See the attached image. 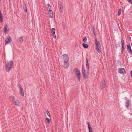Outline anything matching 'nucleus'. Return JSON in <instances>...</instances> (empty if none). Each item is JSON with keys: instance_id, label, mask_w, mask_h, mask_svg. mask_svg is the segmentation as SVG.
Here are the masks:
<instances>
[{"instance_id": "f257e3e1", "label": "nucleus", "mask_w": 132, "mask_h": 132, "mask_svg": "<svg viewBox=\"0 0 132 132\" xmlns=\"http://www.w3.org/2000/svg\"><path fill=\"white\" fill-rule=\"evenodd\" d=\"M86 68L87 69V71H86L84 69L83 66H82V76L83 78L85 79L88 78V73L89 70V63H88V60L87 57H86Z\"/></svg>"}, {"instance_id": "f03ea898", "label": "nucleus", "mask_w": 132, "mask_h": 132, "mask_svg": "<svg viewBox=\"0 0 132 132\" xmlns=\"http://www.w3.org/2000/svg\"><path fill=\"white\" fill-rule=\"evenodd\" d=\"M13 64V62L12 61H9L6 63L5 66V69L7 72H10Z\"/></svg>"}, {"instance_id": "7ed1b4c3", "label": "nucleus", "mask_w": 132, "mask_h": 132, "mask_svg": "<svg viewBox=\"0 0 132 132\" xmlns=\"http://www.w3.org/2000/svg\"><path fill=\"white\" fill-rule=\"evenodd\" d=\"M96 48L97 51L99 53L101 52V47L100 45V42L98 41L97 39L95 40Z\"/></svg>"}, {"instance_id": "20e7f679", "label": "nucleus", "mask_w": 132, "mask_h": 132, "mask_svg": "<svg viewBox=\"0 0 132 132\" xmlns=\"http://www.w3.org/2000/svg\"><path fill=\"white\" fill-rule=\"evenodd\" d=\"M76 74V77L78 79L79 81H80V71L78 70L77 68H75L73 71Z\"/></svg>"}, {"instance_id": "39448f33", "label": "nucleus", "mask_w": 132, "mask_h": 132, "mask_svg": "<svg viewBox=\"0 0 132 132\" xmlns=\"http://www.w3.org/2000/svg\"><path fill=\"white\" fill-rule=\"evenodd\" d=\"M130 101L129 100H127L126 103V106L128 109L130 110L131 109V104L130 103Z\"/></svg>"}, {"instance_id": "423d86ee", "label": "nucleus", "mask_w": 132, "mask_h": 132, "mask_svg": "<svg viewBox=\"0 0 132 132\" xmlns=\"http://www.w3.org/2000/svg\"><path fill=\"white\" fill-rule=\"evenodd\" d=\"M12 38L10 36H8L6 38L5 42V44L7 45L9 43H11L12 42Z\"/></svg>"}, {"instance_id": "0eeeda50", "label": "nucleus", "mask_w": 132, "mask_h": 132, "mask_svg": "<svg viewBox=\"0 0 132 132\" xmlns=\"http://www.w3.org/2000/svg\"><path fill=\"white\" fill-rule=\"evenodd\" d=\"M62 57L63 58L64 62L65 61H69V58L68 55L66 54H65L62 56Z\"/></svg>"}, {"instance_id": "6e6552de", "label": "nucleus", "mask_w": 132, "mask_h": 132, "mask_svg": "<svg viewBox=\"0 0 132 132\" xmlns=\"http://www.w3.org/2000/svg\"><path fill=\"white\" fill-rule=\"evenodd\" d=\"M58 4L59 5L58 6L59 8L60 12V13H61L62 12V9H63V7L62 5V3L60 1H59L58 2Z\"/></svg>"}, {"instance_id": "1a4fd4ad", "label": "nucleus", "mask_w": 132, "mask_h": 132, "mask_svg": "<svg viewBox=\"0 0 132 132\" xmlns=\"http://www.w3.org/2000/svg\"><path fill=\"white\" fill-rule=\"evenodd\" d=\"M121 43L122 46L121 53H123L124 52V40L122 38L121 40Z\"/></svg>"}, {"instance_id": "9d476101", "label": "nucleus", "mask_w": 132, "mask_h": 132, "mask_svg": "<svg viewBox=\"0 0 132 132\" xmlns=\"http://www.w3.org/2000/svg\"><path fill=\"white\" fill-rule=\"evenodd\" d=\"M118 72L119 73L122 74L123 75H125L126 73L125 70L124 68H120Z\"/></svg>"}, {"instance_id": "9b49d317", "label": "nucleus", "mask_w": 132, "mask_h": 132, "mask_svg": "<svg viewBox=\"0 0 132 132\" xmlns=\"http://www.w3.org/2000/svg\"><path fill=\"white\" fill-rule=\"evenodd\" d=\"M69 65V61H65L64 62V64L63 67L65 68H68Z\"/></svg>"}, {"instance_id": "f8f14e48", "label": "nucleus", "mask_w": 132, "mask_h": 132, "mask_svg": "<svg viewBox=\"0 0 132 132\" xmlns=\"http://www.w3.org/2000/svg\"><path fill=\"white\" fill-rule=\"evenodd\" d=\"M51 31L52 33L53 37L54 38H56V36L55 33V29L54 28H52L51 29Z\"/></svg>"}, {"instance_id": "ddd939ff", "label": "nucleus", "mask_w": 132, "mask_h": 132, "mask_svg": "<svg viewBox=\"0 0 132 132\" xmlns=\"http://www.w3.org/2000/svg\"><path fill=\"white\" fill-rule=\"evenodd\" d=\"M87 125L89 132H93L92 128L91 126L90 125V123L89 122H88L87 123Z\"/></svg>"}, {"instance_id": "4468645a", "label": "nucleus", "mask_w": 132, "mask_h": 132, "mask_svg": "<svg viewBox=\"0 0 132 132\" xmlns=\"http://www.w3.org/2000/svg\"><path fill=\"white\" fill-rule=\"evenodd\" d=\"M48 13L49 16L50 18H52L53 15V12L52 10H48Z\"/></svg>"}, {"instance_id": "2eb2a0df", "label": "nucleus", "mask_w": 132, "mask_h": 132, "mask_svg": "<svg viewBox=\"0 0 132 132\" xmlns=\"http://www.w3.org/2000/svg\"><path fill=\"white\" fill-rule=\"evenodd\" d=\"M106 86V82L105 81V80H104V81L102 82V85H101V88L102 89H104Z\"/></svg>"}, {"instance_id": "dca6fc26", "label": "nucleus", "mask_w": 132, "mask_h": 132, "mask_svg": "<svg viewBox=\"0 0 132 132\" xmlns=\"http://www.w3.org/2000/svg\"><path fill=\"white\" fill-rule=\"evenodd\" d=\"M127 49L131 54H132V51L131 48L129 44L127 45Z\"/></svg>"}, {"instance_id": "f3484780", "label": "nucleus", "mask_w": 132, "mask_h": 132, "mask_svg": "<svg viewBox=\"0 0 132 132\" xmlns=\"http://www.w3.org/2000/svg\"><path fill=\"white\" fill-rule=\"evenodd\" d=\"M7 24H6L4 25V31L5 34H6L7 32Z\"/></svg>"}, {"instance_id": "a211bd4d", "label": "nucleus", "mask_w": 132, "mask_h": 132, "mask_svg": "<svg viewBox=\"0 0 132 132\" xmlns=\"http://www.w3.org/2000/svg\"><path fill=\"white\" fill-rule=\"evenodd\" d=\"M23 7L25 11L26 12H27V7L25 1H23Z\"/></svg>"}, {"instance_id": "6ab92c4d", "label": "nucleus", "mask_w": 132, "mask_h": 132, "mask_svg": "<svg viewBox=\"0 0 132 132\" xmlns=\"http://www.w3.org/2000/svg\"><path fill=\"white\" fill-rule=\"evenodd\" d=\"M17 41L19 43H21L23 42V37H20L19 39L17 40Z\"/></svg>"}, {"instance_id": "aec40b11", "label": "nucleus", "mask_w": 132, "mask_h": 132, "mask_svg": "<svg viewBox=\"0 0 132 132\" xmlns=\"http://www.w3.org/2000/svg\"><path fill=\"white\" fill-rule=\"evenodd\" d=\"M1 13V12L0 11V21L1 22H2L3 21V18Z\"/></svg>"}, {"instance_id": "412c9836", "label": "nucleus", "mask_w": 132, "mask_h": 132, "mask_svg": "<svg viewBox=\"0 0 132 132\" xmlns=\"http://www.w3.org/2000/svg\"><path fill=\"white\" fill-rule=\"evenodd\" d=\"M10 100H12V102H14L15 101V98L13 96H10Z\"/></svg>"}, {"instance_id": "4be33fe9", "label": "nucleus", "mask_w": 132, "mask_h": 132, "mask_svg": "<svg viewBox=\"0 0 132 132\" xmlns=\"http://www.w3.org/2000/svg\"><path fill=\"white\" fill-rule=\"evenodd\" d=\"M20 94L22 96H23L24 95V92L23 91V88L21 89H20Z\"/></svg>"}, {"instance_id": "5701e85b", "label": "nucleus", "mask_w": 132, "mask_h": 132, "mask_svg": "<svg viewBox=\"0 0 132 132\" xmlns=\"http://www.w3.org/2000/svg\"><path fill=\"white\" fill-rule=\"evenodd\" d=\"M82 46L85 48H86L88 47V45L84 43H82Z\"/></svg>"}, {"instance_id": "b1692460", "label": "nucleus", "mask_w": 132, "mask_h": 132, "mask_svg": "<svg viewBox=\"0 0 132 132\" xmlns=\"http://www.w3.org/2000/svg\"><path fill=\"white\" fill-rule=\"evenodd\" d=\"M47 8L48 10H51V6L50 4H47Z\"/></svg>"}, {"instance_id": "393cba45", "label": "nucleus", "mask_w": 132, "mask_h": 132, "mask_svg": "<svg viewBox=\"0 0 132 132\" xmlns=\"http://www.w3.org/2000/svg\"><path fill=\"white\" fill-rule=\"evenodd\" d=\"M121 8H120L119 9V10L118 12V14H117L119 16L121 14Z\"/></svg>"}, {"instance_id": "a878e982", "label": "nucleus", "mask_w": 132, "mask_h": 132, "mask_svg": "<svg viewBox=\"0 0 132 132\" xmlns=\"http://www.w3.org/2000/svg\"><path fill=\"white\" fill-rule=\"evenodd\" d=\"M15 101V104L16 105H17L18 106L19 105V104H20L18 100H16Z\"/></svg>"}, {"instance_id": "bb28decb", "label": "nucleus", "mask_w": 132, "mask_h": 132, "mask_svg": "<svg viewBox=\"0 0 132 132\" xmlns=\"http://www.w3.org/2000/svg\"><path fill=\"white\" fill-rule=\"evenodd\" d=\"M116 47H120V43L118 42L116 43Z\"/></svg>"}, {"instance_id": "cd10ccee", "label": "nucleus", "mask_w": 132, "mask_h": 132, "mask_svg": "<svg viewBox=\"0 0 132 132\" xmlns=\"http://www.w3.org/2000/svg\"><path fill=\"white\" fill-rule=\"evenodd\" d=\"M45 120L46 121V122L48 124H49L50 123V120L48 118H46Z\"/></svg>"}, {"instance_id": "c85d7f7f", "label": "nucleus", "mask_w": 132, "mask_h": 132, "mask_svg": "<svg viewBox=\"0 0 132 132\" xmlns=\"http://www.w3.org/2000/svg\"><path fill=\"white\" fill-rule=\"evenodd\" d=\"M66 24L64 22H62V25L63 28H65V27Z\"/></svg>"}, {"instance_id": "c756f323", "label": "nucleus", "mask_w": 132, "mask_h": 132, "mask_svg": "<svg viewBox=\"0 0 132 132\" xmlns=\"http://www.w3.org/2000/svg\"><path fill=\"white\" fill-rule=\"evenodd\" d=\"M18 87L20 89H21L22 88V87L20 84H18Z\"/></svg>"}, {"instance_id": "7c9ffc66", "label": "nucleus", "mask_w": 132, "mask_h": 132, "mask_svg": "<svg viewBox=\"0 0 132 132\" xmlns=\"http://www.w3.org/2000/svg\"><path fill=\"white\" fill-rule=\"evenodd\" d=\"M46 113L48 116L49 117H50V113L48 110H47L46 111Z\"/></svg>"}, {"instance_id": "2f4dec72", "label": "nucleus", "mask_w": 132, "mask_h": 132, "mask_svg": "<svg viewBox=\"0 0 132 132\" xmlns=\"http://www.w3.org/2000/svg\"><path fill=\"white\" fill-rule=\"evenodd\" d=\"M87 39V38L86 37H85L83 38V41L84 42H85L86 41Z\"/></svg>"}, {"instance_id": "473e14b6", "label": "nucleus", "mask_w": 132, "mask_h": 132, "mask_svg": "<svg viewBox=\"0 0 132 132\" xmlns=\"http://www.w3.org/2000/svg\"><path fill=\"white\" fill-rule=\"evenodd\" d=\"M95 30H93V32L94 34V35H95V36H96V34H95Z\"/></svg>"}, {"instance_id": "72a5a7b5", "label": "nucleus", "mask_w": 132, "mask_h": 132, "mask_svg": "<svg viewBox=\"0 0 132 132\" xmlns=\"http://www.w3.org/2000/svg\"><path fill=\"white\" fill-rule=\"evenodd\" d=\"M129 2L132 4V0H127Z\"/></svg>"}, {"instance_id": "f704fd0d", "label": "nucleus", "mask_w": 132, "mask_h": 132, "mask_svg": "<svg viewBox=\"0 0 132 132\" xmlns=\"http://www.w3.org/2000/svg\"><path fill=\"white\" fill-rule=\"evenodd\" d=\"M130 75L131 77L132 78V71H130Z\"/></svg>"}, {"instance_id": "c9c22d12", "label": "nucleus", "mask_w": 132, "mask_h": 132, "mask_svg": "<svg viewBox=\"0 0 132 132\" xmlns=\"http://www.w3.org/2000/svg\"><path fill=\"white\" fill-rule=\"evenodd\" d=\"M92 29L93 30H95V29H94V27L93 26V27H92Z\"/></svg>"}, {"instance_id": "e433bc0d", "label": "nucleus", "mask_w": 132, "mask_h": 132, "mask_svg": "<svg viewBox=\"0 0 132 132\" xmlns=\"http://www.w3.org/2000/svg\"><path fill=\"white\" fill-rule=\"evenodd\" d=\"M131 36H132V35H131Z\"/></svg>"}]
</instances>
